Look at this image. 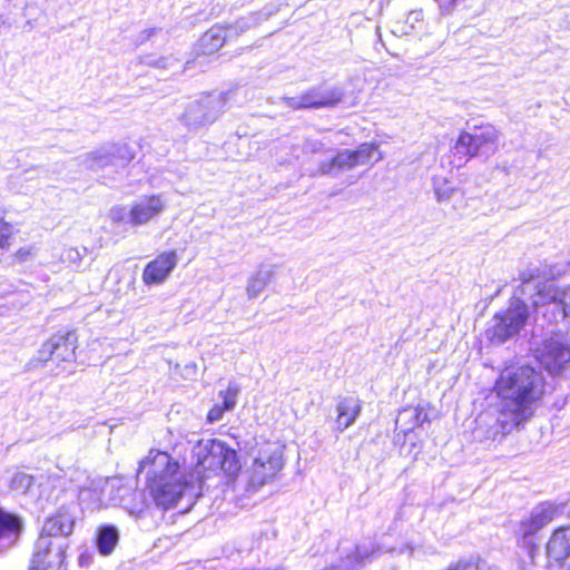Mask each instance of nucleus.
Segmentation results:
<instances>
[{
  "instance_id": "c85d7f7f",
  "label": "nucleus",
  "mask_w": 570,
  "mask_h": 570,
  "mask_svg": "<svg viewBox=\"0 0 570 570\" xmlns=\"http://www.w3.org/2000/svg\"><path fill=\"white\" fill-rule=\"evenodd\" d=\"M433 191L436 202L440 204L449 202L458 189L451 184V181L443 176H434L432 179Z\"/></svg>"
},
{
  "instance_id": "5701e85b",
  "label": "nucleus",
  "mask_w": 570,
  "mask_h": 570,
  "mask_svg": "<svg viewBox=\"0 0 570 570\" xmlns=\"http://www.w3.org/2000/svg\"><path fill=\"white\" fill-rule=\"evenodd\" d=\"M239 387L235 383H229L225 391H220L218 396L223 400V404H215L207 414V421L215 423L222 420L225 411H232L237 401Z\"/></svg>"
},
{
  "instance_id": "aec40b11",
  "label": "nucleus",
  "mask_w": 570,
  "mask_h": 570,
  "mask_svg": "<svg viewBox=\"0 0 570 570\" xmlns=\"http://www.w3.org/2000/svg\"><path fill=\"white\" fill-rule=\"evenodd\" d=\"M22 529L23 522L19 515L0 508V553L18 542Z\"/></svg>"
},
{
  "instance_id": "20e7f679",
  "label": "nucleus",
  "mask_w": 570,
  "mask_h": 570,
  "mask_svg": "<svg viewBox=\"0 0 570 570\" xmlns=\"http://www.w3.org/2000/svg\"><path fill=\"white\" fill-rule=\"evenodd\" d=\"M191 453L194 468L189 474H194V480L200 489L205 479L212 474L224 472L227 475H234L240 469L237 452L220 440H199Z\"/></svg>"
},
{
  "instance_id": "4be33fe9",
  "label": "nucleus",
  "mask_w": 570,
  "mask_h": 570,
  "mask_svg": "<svg viewBox=\"0 0 570 570\" xmlns=\"http://www.w3.org/2000/svg\"><path fill=\"white\" fill-rule=\"evenodd\" d=\"M362 403L357 397L347 396L342 399L336 406L337 417L336 424L340 431L351 426L360 415Z\"/></svg>"
},
{
  "instance_id": "c9c22d12",
  "label": "nucleus",
  "mask_w": 570,
  "mask_h": 570,
  "mask_svg": "<svg viewBox=\"0 0 570 570\" xmlns=\"http://www.w3.org/2000/svg\"><path fill=\"white\" fill-rule=\"evenodd\" d=\"M33 256V248L32 247H28V248H20L17 253H16V257L19 262H26L28 261L30 257Z\"/></svg>"
},
{
  "instance_id": "f03ea898",
  "label": "nucleus",
  "mask_w": 570,
  "mask_h": 570,
  "mask_svg": "<svg viewBox=\"0 0 570 570\" xmlns=\"http://www.w3.org/2000/svg\"><path fill=\"white\" fill-rule=\"evenodd\" d=\"M144 470H147V490L163 509L173 508L184 497L193 502L200 493L194 474L183 473L178 462L166 452L150 451L139 463V471Z\"/></svg>"
},
{
  "instance_id": "58836bf2",
  "label": "nucleus",
  "mask_w": 570,
  "mask_h": 570,
  "mask_svg": "<svg viewBox=\"0 0 570 570\" xmlns=\"http://www.w3.org/2000/svg\"><path fill=\"white\" fill-rule=\"evenodd\" d=\"M8 292H9V291H2V292H0V296H1V295H4V294H6V293H8Z\"/></svg>"
},
{
  "instance_id": "7ed1b4c3",
  "label": "nucleus",
  "mask_w": 570,
  "mask_h": 570,
  "mask_svg": "<svg viewBox=\"0 0 570 570\" xmlns=\"http://www.w3.org/2000/svg\"><path fill=\"white\" fill-rule=\"evenodd\" d=\"M76 505H63L48 517L35 542L30 570H67L68 538L73 532Z\"/></svg>"
},
{
  "instance_id": "412c9836",
  "label": "nucleus",
  "mask_w": 570,
  "mask_h": 570,
  "mask_svg": "<svg viewBox=\"0 0 570 570\" xmlns=\"http://www.w3.org/2000/svg\"><path fill=\"white\" fill-rule=\"evenodd\" d=\"M548 558L562 562L570 557V528L561 527L552 533L547 547Z\"/></svg>"
},
{
  "instance_id": "bb28decb",
  "label": "nucleus",
  "mask_w": 570,
  "mask_h": 570,
  "mask_svg": "<svg viewBox=\"0 0 570 570\" xmlns=\"http://www.w3.org/2000/svg\"><path fill=\"white\" fill-rule=\"evenodd\" d=\"M119 540V532L114 525H104L98 530L97 548L102 556L110 554Z\"/></svg>"
},
{
  "instance_id": "f257e3e1",
  "label": "nucleus",
  "mask_w": 570,
  "mask_h": 570,
  "mask_svg": "<svg viewBox=\"0 0 570 570\" xmlns=\"http://www.w3.org/2000/svg\"><path fill=\"white\" fill-rule=\"evenodd\" d=\"M493 390L498 397L497 416L488 423V415H482L478 423H487V439L497 440L523 426L533 416L544 392V380L531 366L508 367L500 373Z\"/></svg>"
},
{
  "instance_id": "cd10ccee",
  "label": "nucleus",
  "mask_w": 570,
  "mask_h": 570,
  "mask_svg": "<svg viewBox=\"0 0 570 570\" xmlns=\"http://www.w3.org/2000/svg\"><path fill=\"white\" fill-rule=\"evenodd\" d=\"M272 12L265 13H250L247 17H243L236 21L234 26H229L226 30L229 37L238 36L247 29L257 26L262 20H266Z\"/></svg>"
},
{
  "instance_id": "393cba45",
  "label": "nucleus",
  "mask_w": 570,
  "mask_h": 570,
  "mask_svg": "<svg viewBox=\"0 0 570 570\" xmlns=\"http://www.w3.org/2000/svg\"><path fill=\"white\" fill-rule=\"evenodd\" d=\"M229 38L226 28L214 26L206 31L199 40V49L205 55H212L223 47Z\"/></svg>"
},
{
  "instance_id": "2f4dec72",
  "label": "nucleus",
  "mask_w": 570,
  "mask_h": 570,
  "mask_svg": "<svg viewBox=\"0 0 570 570\" xmlns=\"http://www.w3.org/2000/svg\"><path fill=\"white\" fill-rule=\"evenodd\" d=\"M82 252L78 248H67L61 255V261L72 269H78L81 266Z\"/></svg>"
},
{
  "instance_id": "9d476101",
  "label": "nucleus",
  "mask_w": 570,
  "mask_h": 570,
  "mask_svg": "<svg viewBox=\"0 0 570 570\" xmlns=\"http://www.w3.org/2000/svg\"><path fill=\"white\" fill-rule=\"evenodd\" d=\"M253 463L249 468L250 483L258 488L273 480L283 469V448L271 441L257 443L252 451Z\"/></svg>"
},
{
  "instance_id": "473e14b6",
  "label": "nucleus",
  "mask_w": 570,
  "mask_h": 570,
  "mask_svg": "<svg viewBox=\"0 0 570 570\" xmlns=\"http://www.w3.org/2000/svg\"><path fill=\"white\" fill-rule=\"evenodd\" d=\"M446 570H481L480 559H462L449 566Z\"/></svg>"
},
{
  "instance_id": "a878e982",
  "label": "nucleus",
  "mask_w": 570,
  "mask_h": 570,
  "mask_svg": "<svg viewBox=\"0 0 570 570\" xmlns=\"http://www.w3.org/2000/svg\"><path fill=\"white\" fill-rule=\"evenodd\" d=\"M275 275L271 266H261L248 279L246 291L249 298L258 297Z\"/></svg>"
},
{
  "instance_id": "39448f33",
  "label": "nucleus",
  "mask_w": 570,
  "mask_h": 570,
  "mask_svg": "<svg viewBox=\"0 0 570 570\" xmlns=\"http://www.w3.org/2000/svg\"><path fill=\"white\" fill-rule=\"evenodd\" d=\"M385 539L386 537L382 535L380 542L366 539L357 544L348 540L342 541L337 548L338 560L327 570H360L382 553L412 554L414 551L410 543L396 547L387 543Z\"/></svg>"
},
{
  "instance_id": "e433bc0d",
  "label": "nucleus",
  "mask_w": 570,
  "mask_h": 570,
  "mask_svg": "<svg viewBox=\"0 0 570 570\" xmlns=\"http://www.w3.org/2000/svg\"><path fill=\"white\" fill-rule=\"evenodd\" d=\"M8 239H9V238H8V236H6V235L3 234V232H2V233H1V236H0V247H1L2 249L7 248V247L9 246V240H8Z\"/></svg>"
},
{
  "instance_id": "423d86ee",
  "label": "nucleus",
  "mask_w": 570,
  "mask_h": 570,
  "mask_svg": "<svg viewBox=\"0 0 570 570\" xmlns=\"http://www.w3.org/2000/svg\"><path fill=\"white\" fill-rule=\"evenodd\" d=\"M499 147V131L491 124L473 126L459 135L452 151L455 167L474 157L489 158Z\"/></svg>"
},
{
  "instance_id": "f8f14e48",
  "label": "nucleus",
  "mask_w": 570,
  "mask_h": 570,
  "mask_svg": "<svg viewBox=\"0 0 570 570\" xmlns=\"http://www.w3.org/2000/svg\"><path fill=\"white\" fill-rule=\"evenodd\" d=\"M529 317L528 306L520 298L510 299L505 311L497 313L491 321V325L487 328V337L495 343L501 344L518 334L524 326Z\"/></svg>"
},
{
  "instance_id": "ea45409f",
  "label": "nucleus",
  "mask_w": 570,
  "mask_h": 570,
  "mask_svg": "<svg viewBox=\"0 0 570 570\" xmlns=\"http://www.w3.org/2000/svg\"><path fill=\"white\" fill-rule=\"evenodd\" d=\"M425 33H428V35H432V33H433V31H432V30H428Z\"/></svg>"
},
{
  "instance_id": "6e6552de",
  "label": "nucleus",
  "mask_w": 570,
  "mask_h": 570,
  "mask_svg": "<svg viewBox=\"0 0 570 570\" xmlns=\"http://www.w3.org/2000/svg\"><path fill=\"white\" fill-rule=\"evenodd\" d=\"M167 202L161 195L142 196L129 206H114L109 217L114 223L139 227L156 220L166 209Z\"/></svg>"
},
{
  "instance_id": "ddd939ff",
  "label": "nucleus",
  "mask_w": 570,
  "mask_h": 570,
  "mask_svg": "<svg viewBox=\"0 0 570 570\" xmlns=\"http://www.w3.org/2000/svg\"><path fill=\"white\" fill-rule=\"evenodd\" d=\"M539 363L551 374H559L570 363V333L557 332L535 350Z\"/></svg>"
},
{
  "instance_id": "dca6fc26",
  "label": "nucleus",
  "mask_w": 570,
  "mask_h": 570,
  "mask_svg": "<svg viewBox=\"0 0 570 570\" xmlns=\"http://www.w3.org/2000/svg\"><path fill=\"white\" fill-rule=\"evenodd\" d=\"M535 308L553 305V317H570V285L560 286L554 281L541 283L532 296Z\"/></svg>"
},
{
  "instance_id": "6ab92c4d",
  "label": "nucleus",
  "mask_w": 570,
  "mask_h": 570,
  "mask_svg": "<svg viewBox=\"0 0 570 570\" xmlns=\"http://www.w3.org/2000/svg\"><path fill=\"white\" fill-rule=\"evenodd\" d=\"M177 263L178 255L176 250L160 253L154 261L146 265L142 272L144 283L146 285H158L164 283L177 266Z\"/></svg>"
},
{
  "instance_id": "b1692460",
  "label": "nucleus",
  "mask_w": 570,
  "mask_h": 570,
  "mask_svg": "<svg viewBox=\"0 0 570 570\" xmlns=\"http://www.w3.org/2000/svg\"><path fill=\"white\" fill-rule=\"evenodd\" d=\"M426 26L428 23H425L423 19V11L414 10L411 11L404 20L397 21L394 24L392 33L397 37L420 36Z\"/></svg>"
},
{
  "instance_id": "a211bd4d",
  "label": "nucleus",
  "mask_w": 570,
  "mask_h": 570,
  "mask_svg": "<svg viewBox=\"0 0 570 570\" xmlns=\"http://www.w3.org/2000/svg\"><path fill=\"white\" fill-rule=\"evenodd\" d=\"M342 100V92L336 88H312L296 97H285V104L293 109L322 108L334 106Z\"/></svg>"
},
{
  "instance_id": "f704fd0d",
  "label": "nucleus",
  "mask_w": 570,
  "mask_h": 570,
  "mask_svg": "<svg viewBox=\"0 0 570 570\" xmlns=\"http://www.w3.org/2000/svg\"><path fill=\"white\" fill-rule=\"evenodd\" d=\"M442 13L451 12L456 6L459 0H435Z\"/></svg>"
},
{
  "instance_id": "c756f323",
  "label": "nucleus",
  "mask_w": 570,
  "mask_h": 570,
  "mask_svg": "<svg viewBox=\"0 0 570 570\" xmlns=\"http://www.w3.org/2000/svg\"><path fill=\"white\" fill-rule=\"evenodd\" d=\"M405 417H410L413 420V424L407 429L412 430L415 426L423 425V423L428 421V413L422 407L403 410L400 412L399 417L396 419V424H400V422Z\"/></svg>"
},
{
  "instance_id": "0eeeda50",
  "label": "nucleus",
  "mask_w": 570,
  "mask_h": 570,
  "mask_svg": "<svg viewBox=\"0 0 570 570\" xmlns=\"http://www.w3.org/2000/svg\"><path fill=\"white\" fill-rule=\"evenodd\" d=\"M77 336L53 335L38 351L37 362L48 367L53 375H68L75 371Z\"/></svg>"
},
{
  "instance_id": "72a5a7b5",
  "label": "nucleus",
  "mask_w": 570,
  "mask_h": 570,
  "mask_svg": "<svg viewBox=\"0 0 570 570\" xmlns=\"http://www.w3.org/2000/svg\"><path fill=\"white\" fill-rule=\"evenodd\" d=\"M327 149L328 148H327L326 144L318 139H312V138L306 139L303 145V150L306 153H312V154L324 153Z\"/></svg>"
},
{
  "instance_id": "2eb2a0df",
  "label": "nucleus",
  "mask_w": 570,
  "mask_h": 570,
  "mask_svg": "<svg viewBox=\"0 0 570 570\" xmlns=\"http://www.w3.org/2000/svg\"><path fill=\"white\" fill-rule=\"evenodd\" d=\"M556 514V505L550 502H543L533 508L529 518L520 523V546L527 549L531 562H534L539 553V546L534 540V534L552 522Z\"/></svg>"
},
{
  "instance_id": "f3484780",
  "label": "nucleus",
  "mask_w": 570,
  "mask_h": 570,
  "mask_svg": "<svg viewBox=\"0 0 570 570\" xmlns=\"http://www.w3.org/2000/svg\"><path fill=\"white\" fill-rule=\"evenodd\" d=\"M135 157L132 149L127 144L105 145L88 153L83 164L91 170H100L108 166L125 168Z\"/></svg>"
},
{
  "instance_id": "7c9ffc66",
  "label": "nucleus",
  "mask_w": 570,
  "mask_h": 570,
  "mask_svg": "<svg viewBox=\"0 0 570 570\" xmlns=\"http://www.w3.org/2000/svg\"><path fill=\"white\" fill-rule=\"evenodd\" d=\"M32 484V476L24 472H16L10 479V489L17 493H26Z\"/></svg>"
},
{
  "instance_id": "1a4fd4ad",
  "label": "nucleus",
  "mask_w": 570,
  "mask_h": 570,
  "mask_svg": "<svg viewBox=\"0 0 570 570\" xmlns=\"http://www.w3.org/2000/svg\"><path fill=\"white\" fill-rule=\"evenodd\" d=\"M382 159V154L377 145L365 142L355 150H342L332 159L320 163L313 175H325L337 177L341 174L352 170L358 166L377 163Z\"/></svg>"
},
{
  "instance_id": "4c0bfd02",
  "label": "nucleus",
  "mask_w": 570,
  "mask_h": 570,
  "mask_svg": "<svg viewBox=\"0 0 570 570\" xmlns=\"http://www.w3.org/2000/svg\"><path fill=\"white\" fill-rule=\"evenodd\" d=\"M85 562H86L85 556H80V558H79V563H80L81 566H83V564H85Z\"/></svg>"
},
{
  "instance_id": "4468645a",
  "label": "nucleus",
  "mask_w": 570,
  "mask_h": 570,
  "mask_svg": "<svg viewBox=\"0 0 570 570\" xmlns=\"http://www.w3.org/2000/svg\"><path fill=\"white\" fill-rule=\"evenodd\" d=\"M227 94H209L189 102L181 116L188 128L196 129L213 124L223 112Z\"/></svg>"
},
{
  "instance_id": "9b49d317",
  "label": "nucleus",
  "mask_w": 570,
  "mask_h": 570,
  "mask_svg": "<svg viewBox=\"0 0 570 570\" xmlns=\"http://www.w3.org/2000/svg\"><path fill=\"white\" fill-rule=\"evenodd\" d=\"M529 317L528 306L520 298L510 299L505 311L497 313L491 321V325L487 328V337L495 343L501 344L518 334L524 326Z\"/></svg>"
}]
</instances>
